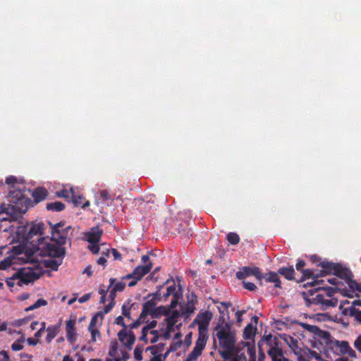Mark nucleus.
<instances>
[{
	"mask_svg": "<svg viewBox=\"0 0 361 361\" xmlns=\"http://www.w3.org/2000/svg\"><path fill=\"white\" fill-rule=\"evenodd\" d=\"M181 295L180 287L177 290L176 284L172 279H166L162 285H159V302H170L169 305L159 306V315L167 317L165 320L169 331L173 329L180 317V312L173 309L178 305Z\"/></svg>",
	"mask_w": 361,
	"mask_h": 361,
	"instance_id": "obj_1",
	"label": "nucleus"
},
{
	"mask_svg": "<svg viewBox=\"0 0 361 361\" xmlns=\"http://www.w3.org/2000/svg\"><path fill=\"white\" fill-rule=\"evenodd\" d=\"M220 320H221V323L214 329V332H215V336L218 338L219 346L221 348L219 353L224 360H231L234 355H238L239 353V346H235V331L232 329L231 324L225 322L224 317H221Z\"/></svg>",
	"mask_w": 361,
	"mask_h": 361,
	"instance_id": "obj_2",
	"label": "nucleus"
},
{
	"mask_svg": "<svg viewBox=\"0 0 361 361\" xmlns=\"http://www.w3.org/2000/svg\"><path fill=\"white\" fill-rule=\"evenodd\" d=\"M336 290L339 288L317 286L308 290V293H302L306 306L318 307L322 310H327L330 307H334L338 304V299L333 297Z\"/></svg>",
	"mask_w": 361,
	"mask_h": 361,
	"instance_id": "obj_3",
	"label": "nucleus"
},
{
	"mask_svg": "<svg viewBox=\"0 0 361 361\" xmlns=\"http://www.w3.org/2000/svg\"><path fill=\"white\" fill-rule=\"evenodd\" d=\"M47 238H41L36 244V250L39 255L42 256H49L51 257H61L66 254L64 247H59L56 245L45 242Z\"/></svg>",
	"mask_w": 361,
	"mask_h": 361,
	"instance_id": "obj_4",
	"label": "nucleus"
},
{
	"mask_svg": "<svg viewBox=\"0 0 361 361\" xmlns=\"http://www.w3.org/2000/svg\"><path fill=\"white\" fill-rule=\"evenodd\" d=\"M267 345V354L271 361H289L284 356L282 348L280 346L279 341L276 336L269 335L265 338L264 341Z\"/></svg>",
	"mask_w": 361,
	"mask_h": 361,
	"instance_id": "obj_5",
	"label": "nucleus"
},
{
	"mask_svg": "<svg viewBox=\"0 0 361 361\" xmlns=\"http://www.w3.org/2000/svg\"><path fill=\"white\" fill-rule=\"evenodd\" d=\"M164 225L166 233L178 234L183 239L188 240L192 235L191 228L185 223L179 224L177 221L169 219L164 221Z\"/></svg>",
	"mask_w": 361,
	"mask_h": 361,
	"instance_id": "obj_6",
	"label": "nucleus"
},
{
	"mask_svg": "<svg viewBox=\"0 0 361 361\" xmlns=\"http://www.w3.org/2000/svg\"><path fill=\"white\" fill-rule=\"evenodd\" d=\"M51 228V240L58 244V245H63L66 243L68 234L71 226H68L64 228L65 223L60 221L59 223L52 224L49 222Z\"/></svg>",
	"mask_w": 361,
	"mask_h": 361,
	"instance_id": "obj_7",
	"label": "nucleus"
},
{
	"mask_svg": "<svg viewBox=\"0 0 361 361\" xmlns=\"http://www.w3.org/2000/svg\"><path fill=\"white\" fill-rule=\"evenodd\" d=\"M44 229V224L43 223H38L32 224L27 233H26L25 238L36 248V244L38 243V240L41 238H46L43 236Z\"/></svg>",
	"mask_w": 361,
	"mask_h": 361,
	"instance_id": "obj_8",
	"label": "nucleus"
},
{
	"mask_svg": "<svg viewBox=\"0 0 361 361\" xmlns=\"http://www.w3.org/2000/svg\"><path fill=\"white\" fill-rule=\"evenodd\" d=\"M142 317L149 315L152 318H158V292L156 291L150 300L143 304L141 312Z\"/></svg>",
	"mask_w": 361,
	"mask_h": 361,
	"instance_id": "obj_9",
	"label": "nucleus"
},
{
	"mask_svg": "<svg viewBox=\"0 0 361 361\" xmlns=\"http://www.w3.org/2000/svg\"><path fill=\"white\" fill-rule=\"evenodd\" d=\"M14 277L20 280L23 284H28L30 282L39 279V275L32 268L23 267L19 269L15 274Z\"/></svg>",
	"mask_w": 361,
	"mask_h": 361,
	"instance_id": "obj_10",
	"label": "nucleus"
},
{
	"mask_svg": "<svg viewBox=\"0 0 361 361\" xmlns=\"http://www.w3.org/2000/svg\"><path fill=\"white\" fill-rule=\"evenodd\" d=\"M212 314L209 311L199 313L190 324V327H194L197 324L199 332L207 333L208 326L212 319Z\"/></svg>",
	"mask_w": 361,
	"mask_h": 361,
	"instance_id": "obj_11",
	"label": "nucleus"
},
{
	"mask_svg": "<svg viewBox=\"0 0 361 361\" xmlns=\"http://www.w3.org/2000/svg\"><path fill=\"white\" fill-rule=\"evenodd\" d=\"M303 327L307 331L314 334L319 338L322 339V342L326 345L327 348L334 340L329 331L322 330L315 325L303 324Z\"/></svg>",
	"mask_w": 361,
	"mask_h": 361,
	"instance_id": "obj_12",
	"label": "nucleus"
},
{
	"mask_svg": "<svg viewBox=\"0 0 361 361\" xmlns=\"http://www.w3.org/2000/svg\"><path fill=\"white\" fill-rule=\"evenodd\" d=\"M250 276H254L259 281V284L262 285L261 269L259 267H243L236 273V278L240 280H243Z\"/></svg>",
	"mask_w": 361,
	"mask_h": 361,
	"instance_id": "obj_13",
	"label": "nucleus"
},
{
	"mask_svg": "<svg viewBox=\"0 0 361 361\" xmlns=\"http://www.w3.org/2000/svg\"><path fill=\"white\" fill-rule=\"evenodd\" d=\"M152 267V263L145 265H139L135 268L132 273L127 274L123 279H130L131 278H135L137 280H141L145 275L147 274L151 271Z\"/></svg>",
	"mask_w": 361,
	"mask_h": 361,
	"instance_id": "obj_14",
	"label": "nucleus"
},
{
	"mask_svg": "<svg viewBox=\"0 0 361 361\" xmlns=\"http://www.w3.org/2000/svg\"><path fill=\"white\" fill-rule=\"evenodd\" d=\"M118 337L119 341L123 343L128 350H131L136 338L135 335L131 330L127 331V329H121L118 333Z\"/></svg>",
	"mask_w": 361,
	"mask_h": 361,
	"instance_id": "obj_15",
	"label": "nucleus"
},
{
	"mask_svg": "<svg viewBox=\"0 0 361 361\" xmlns=\"http://www.w3.org/2000/svg\"><path fill=\"white\" fill-rule=\"evenodd\" d=\"M312 262L315 263L317 267L322 268L321 271L322 275H327L333 274L336 263L327 261H322L319 257L313 255L311 257Z\"/></svg>",
	"mask_w": 361,
	"mask_h": 361,
	"instance_id": "obj_16",
	"label": "nucleus"
},
{
	"mask_svg": "<svg viewBox=\"0 0 361 361\" xmlns=\"http://www.w3.org/2000/svg\"><path fill=\"white\" fill-rule=\"evenodd\" d=\"M328 348L336 355H344L347 353L348 350H349L350 345L348 341H340L334 339Z\"/></svg>",
	"mask_w": 361,
	"mask_h": 361,
	"instance_id": "obj_17",
	"label": "nucleus"
},
{
	"mask_svg": "<svg viewBox=\"0 0 361 361\" xmlns=\"http://www.w3.org/2000/svg\"><path fill=\"white\" fill-rule=\"evenodd\" d=\"M302 276L301 277L300 281H305L306 279H312V281L307 283L306 284H304L305 287H307V285L316 288L317 286H320V285H323L324 283V280H318L314 279V274L312 269H307L302 270Z\"/></svg>",
	"mask_w": 361,
	"mask_h": 361,
	"instance_id": "obj_18",
	"label": "nucleus"
},
{
	"mask_svg": "<svg viewBox=\"0 0 361 361\" xmlns=\"http://www.w3.org/2000/svg\"><path fill=\"white\" fill-rule=\"evenodd\" d=\"M333 274L345 281L350 277H353V274L350 269L337 263H336Z\"/></svg>",
	"mask_w": 361,
	"mask_h": 361,
	"instance_id": "obj_19",
	"label": "nucleus"
},
{
	"mask_svg": "<svg viewBox=\"0 0 361 361\" xmlns=\"http://www.w3.org/2000/svg\"><path fill=\"white\" fill-rule=\"evenodd\" d=\"M25 190L19 189H13L11 190L9 192V197L15 200H12L15 204L18 203H24L30 202V200L28 198H25Z\"/></svg>",
	"mask_w": 361,
	"mask_h": 361,
	"instance_id": "obj_20",
	"label": "nucleus"
},
{
	"mask_svg": "<svg viewBox=\"0 0 361 361\" xmlns=\"http://www.w3.org/2000/svg\"><path fill=\"white\" fill-rule=\"evenodd\" d=\"M262 280L264 279L266 282L273 283L275 288H281V282L279 276V273L274 271H269L267 274H263L261 271Z\"/></svg>",
	"mask_w": 361,
	"mask_h": 361,
	"instance_id": "obj_21",
	"label": "nucleus"
},
{
	"mask_svg": "<svg viewBox=\"0 0 361 361\" xmlns=\"http://www.w3.org/2000/svg\"><path fill=\"white\" fill-rule=\"evenodd\" d=\"M66 337L68 341L73 344L76 341V334L75 329V322L73 320H68L66 325Z\"/></svg>",
	"mask_w": 361,
	"mask_h": 361,
	"instance_id": "obj_22",
	"label": "nucleus"
},
{
	"mask_svg": "<svg viewBox=\"0 0 361 361\" xmlns=\"http://www.w3.org/2000/svg\"><path fill=\"white\" fill-rule=\"evenodd\" d=\"M102 235V231H101L99 227L92 228L91 231L89 232L87 235V241L90 244L98 243L100 240Z\"/></svg>",
	"mask_w": 361,
	"mask_h": 361,
	"instance_id": "obj_23",
	"label": "nucleus"
},
{
	"mask_svg": "<svg viewBox=\"0 0 361 361\" xmlns=\"http://www.w3.org/2000/svg\"><path fill=\"white\" fill-rule=\"evenodd\" d=\"M279 274L283 276L287 280L295 279V270L293 266L283 267L278 269Z\"/></svg>",
	"mask_w": 361,
	"mask_h": 361,
	"instance_id": "obj_24",
	"label": "nucleus"
},
{
	"mask_svg": "<svg viewBox=\"0 0 361 361\" xmlns=\"http://www.w3.org/2000/svg\"><path fill=\"white\" fill-rule=\"evenodd\" d=\"M47 190L44 188H37L32 193V196L35 203H39L44 200L47 196Z\"/></svg>",
	"mask_w": 361,
	"mask_h": 361,
	"instance_id": "obj_25",
	"label": "nucleus"
},
{
	"mask_svg": "<svg viewBox=\"0 0 361 361\" xmlns=\"http://www.w3.org/2000/svg\"><path fill=\"white\" fill-rule=\"evenodd\" d=\"M207 338H208L207 333L198 332V338L195 342V348L202 352V350H204V348L206 345Z\"/></svg>",
	"mask_w": 361,
	"mask_h": 361,
	"instance_id": "obj_26",
	"label": "nucleus"
},
{
	"mask_svg": "<svg viewBox=\"0 0 361 361\" xmlns=\"http://www.w3.org/2000/svg\"><path fill=\"white\" fill-rule=\"evenodd\" d=\"M46 331L47 332L46 341L47 343H50L56 336L59 332V327L57 326H49L46 329Z\"/></svg>",
	"mask_w": 361,
	"mask_h": 361,
	"instance_id": "obj_27",
	"label": "nucleus"
},
{
	"mask_svg": "<svg viewBox=\"0 0 361 361\" xmlns=\"http://www.w3.org/2000/svg\"><path fill=\"white\" fill-rule=\"evenodd\" d=\"M240 345H243L242 348H246L251 361L255 360V348L253 345H251L250 342H243L238 345L239 346V350H240Z\"/></svg>",
	"mask_w": 361,
	"mask_h": 361,
	"instance_id": "obj_28",
	"label": "nucleus"
},
{
	"mask_svg": "<svg viewBox=\"0 0 361 361\" xmlns=\"http://www.w3.org/2000/svg\"><path fill=\"white\" fill-rule=\"evenodd\" d=\"M345 282L352 293L355 291L361 293V283H358L355 280H353V277L348 279Z\"/></svg>",
	"mask_w": 361,
	"mask_h": 361,
	"instance_id": "obj_29",
	"label": "nucleus"
},
{
	"mask_svg": "<svg viewBox=\"0 0 361 361\" xmlns=\"http://www.w3.org/2000/svg\"><path fill=\"white\" fill-rule=\"evenodd\" d=\"M66 206L61 202L56 201L54 202L47 203L46 208L47 210H51L54 212H61L65 209Z\"/></svg>",
	"mask_w": 361,
	"mask_h": 361,
	"instance_id": "obj_30",
	"label": "nucleus"
},
{
	"mask_svg": "<svg viewBox=\"0 0 361 361\" xmlns=\"http://www.w3.org/2000/svg\"><path fill=\"white\" fill-rule=\"evenodd\" d=\"M256 329L252 326V324H247L243 332V336L245 339H251L254 337L255 334Z\"/></svg>",
	"mask_w": 361,
	"mask_h": 361,
	"instance_id": "obj_31",
	"label": "nucleus"
},
{
	"mask_svg": "<svg viewBox=\"0 0 361 361\" xmlns=\"http://www.w3.org/2000/svg\"><path fill=\"white\" fill-rule=\"evenodd\" d=\"M195 310V305L193 303H188L185 305L182 312H180V317L185 316V318H188L190 316L191 314L194 312Z\"/></svg>",
	"mask_w": 361,
	"mask_h": 361,
	"instance_id": "obj_32",
	"label": "nucleus"
},
{
	"mask_svg": "<svg viewBox=\"0 0 361 361\" xmlns=\"http://www.w3.org/2000/svg\"><path fill=\"white\" fill-rule=\"evenodd\" d=\"M47 305V301L45 300L43 298L38 299L33 305H30L29 307H26L25 310L26 312L34 310L37 308H39L42 306H46Z\"/></svg>",
	"mask_w": 361,
	"mask_h": 361,
	"instance_id": "obj_33",
	"label": "nucleus"
},
{
	"mask_svg": "<svg viewBox=\"0 0 361 361\" xmlns=\"http://www.w3.org/2000/svg\"><path fill=\"white\" fill-rule=\"evenodd\" d=\"M71 196H72V201L75 206H80L82 205V207H85L89 205V202H87L86 203H82L83 197L80 195L76 196L73 194V190H71Z\"/></svg>",
	"mask_w": 361,
	"mask_h": 361,
	"instance_id": "obj_34",
	"label": "nucleus"
},
{
	"mask_svg": "<svg viewBox=\"0 0 361 361\" xmlns=\"http://www.w3.org/2000/svg\"><path fill=\"white\" fill-rule=\"evenodd\" d=\"M61 263L58 262L57 260L55 259H47L44 260V266L47 268H50L52 270L56 271L59 267Z\"/></svg>",
	"mask_w": 361,
	"mask_h": 361,
	"instance_id": "obj_35",
	"label": "nucleus"
},
{
	"mask_svg": "<svg viewBox=\"0 0 361 361\" xmlns=\"http://www.w3.org/2000/svg\"><path fill=\"white\" fill-rule=\"evenodd\" d=\"M227 240L231 245H237L240 241V237L236 233L231 232L227 235Z\"/></svg>",
	"mask_w": 361,
	"mask_h": 361,
	"instance_id": "obj_36",
	"label": "nucleus"
},
{
	"mask_svg": "<svg viewBox=\"0 0 361 361\" xmlns=\"http://www.w3.org/2000/svg\"><path fill=\"white\" fill-rule=\"evenodd\" d=\"M121 310H122V314L124 317H126L128 319H132L131 316H130V306L129 302L123 303V305H122V307H121Z\"/></svg>",
	"mask_w": 361,
	"mask_h": 361,
	"instance_id": "obj_37",
	"label": "nucleus"
},
{
	"mask_svg": "<svg viewBox=\"0 0 361 361\" xmlns=\"http://www.w3.org/2000/svg\"><path fill=\"white\" fill-rule=\"evenodd\" d=\"M342 314L345 316L355 317L356 312H357V309L354 307L353 306H350L349 307H345L342 309Z\"/></svg>",
	"mask_w": 361,
	"mask_h": 361,
	"instance_id": "obj_38",
	"label": "nucleus"
},
{
	"mask_svg": "<svg viewBox=\"0 0 361 361\" xmlns=\"http://www.w3.org/2000/svg\"><path fill=\"white\" fill-rule=\"evenodd\" d=\"M145 317H142V314H140L139 318L129 325L130 330L138 328L142 323L145 322Z\"/></svg>",
	"mask_w": 361,
	"mask_h": 361,
	"instance_id": "obj_39",
	"label": "nucleus"
},
{
	"mask_svg": "<svg viewBox=\"0 0 361 361\" xmlns=\"http://www.w3.org/2000/svg\"><path fill=\"white\" fill-rule=\"evenodd\" d=\"M202 352L198 350L197 349L193 348L192 351L188 355L187 358V361H193L195 360L199 356H200Z\"/></svg>",
	"mask_w": 361,
	"mask_h": 361,
	"instance_id": "obj_40",
	"label": "nucleus"
},
{
	"mask_svg": "<svg viewBox=\"0 0 361 361\" xmlns=\"http://www.w3.org/2000/svg\"><path fill=\"white\" fill-rule=\"evenodd\" d=\"M147 350H150L151 353L153 355V357L151 358L150 361H158V346L152 345L148 347Z\"/></svg>",
	"mask_w": 361,
	"mask_h": 361,
	"instance_id": "obj_41",
	"label": "nucleus"
},
{
	"mask_svg": "<svg viewBox=\"0 0 361 361\" xmlns=\"http://www.w3.org/2000/svg\"><path fill=\"white\" fill-rule=\"evenodd\" d=\"M22 342H24V340L20 341L17 340L12 345H11V349L13 351H18L23 348V345H22Z\"/></svg>",
	"mask_w": 361,
	"mask_h": 361,
	"instance_id": "obj_42",
	"label": "nucleus"
},
{
	"mask_svg": "<svg viewBox=\"0 0 361 361\" xmlns=\"http://www.w3.org/2000/svg\"><path fill=\"white\" fill-rule=\"evenodd\" d=\"M99 316L102 317V313L97 312L95 315H94L92 317L90 324H89V326H88V329H92L94 327H96V324H97Z\"/></svg>",
	"mask_w": 361,
	"mask_h": 361,
	"instance_id": "obj_43",
	"label": "nucleus"
},
{
	"mask_svg": "<svg viewBox=\"0 0 361 361\" xmlns=\"http://www.w3.org/2000/svg\"><path fill=\"white\" fill-rule=\"evenodd\" d=\"M243 288L250 291H254L257 288V286H255V284L252 282L243 281Z\"/></svg>",
	"mask_w": 361,
	"mask_h": 361,
	"instance_id": "obj_44",
	"label": "nucleus"
},
{
	"mask_svg": "<svg viewBox=\"0 0 361 361\" xmlns=\"http://www.w3.org/2000/svg\"><path fill=\"white\" fill-rule=\"evenodd\" d=\"M88 330L91 334V341L94 343L96 341V336H99L100 335L99 331L95 327L92 329H88Z\"/></svg>",
	"mask_w": 361,
	"mask_h": 361,
	"instance_id": "obj_45",
	"label": "nucleus"
},
{
	"mask_svg": "<svg viewBox=\"0 0 361 361\" xmlns=\"http://www.w3.org/2000/svg\"><path fill=\"white\" fill-rule=\"evenodd\" d=\"M309 356H310V358L314 359L317 361H322L323 360L321 355L318 353H317L316 351H314V350H309Z\"/></svg>",
	"mask_w": 361,
	"mask_h": 361,
	"instance_id": "obj_46",
	"label": "nucleus"
},
{
	"mask_svg": "<svg viewBox=\"0 0 361 361\" xmlns=\"http://www.w3.org/2000/svg\"><path fill=\"white\" fill-rule=\"evenodd\" d=\"M142 350L136 347L134 350V357L137 361H140L142 359Z\"/></svg>",
	"mask_w": 361,
	"mask_h": 361,
	"instance_id": "obj_47",
	"label": "nucleus"
},
{
	"mask_svg": "<svg viewBox=\"0 0 361 361\" xmlns=\"http://www.w3.org/2000/svg\"><path fill=\"white\" fill-rule=\"evenodd\" d=\"M17 183V178L13 176H10L6 178V183L7 185H11V187L14 189V185Z\"/></svg>",
	"mask_w": 361,
	"mask_h": 361,
	"instance_id": "obj_48",
	"label": "nucleus"
},
{
	"mask_svg": "<svg viewBox=\"0 0 361 361\" xmlns=\"http://www.w3.org/2000/svg\"><path fill=\"white\" fill-rule=\"evenodd\" d=\"M114 323L118 324V325H120L123 327V329H127V326L124 322V319L122 316H118L116 318L115 321H114Z\"/></svg>",
	"mask_w": 361,
	"mask_h": 361,
	"instance_id": "obj_49",
	"label": "nucleus"
},
{
	"mask_svg": "<svg viewBox=\"0 0 361 361\" xmlns=\"http://www.w3.org/2000/svg\"><path fill=\"white\" fill-rule=\"evenodd\" d=\"M11 265V262L9 259H5L0 262V270H5Z\"/></svg>",
	"mask_w": 361,
	"mask_h": 361,
	"instance_id": "obj_50",
	"label": "nucleus"
},
{
	"mask_svg": "<svg viewBox=\"0 0 361 361\" xmlns=\"http://www.w3.org/2000/svg\"><path fill=\"white\" fill-rule=\"evenodd\" d=\"M57 196L59 197H63V198H68L70 197V194H71V190L68 191L66 190H61L59 192H57Z\"/></svg>",
	"mask_w": 361,
	"mask_h": 361,
	"instance_id": "obj_51",
	"label": "nucleus"
},
{
	"mask_svg": "<svg viewBox=\"0 0 361 361\" xmlns=\"http://www.w3.org/2000/svg\"><path fill=\"white\" fill-rule=\"evenodd\" d=\"M126 288V283L122 282V281H119L118 283H116L114 286L113 287V288L114 289V290L116 291H123Z\"/></svg>",
	"mask_w": 361,
	"mask_h": 361,
	"instance_id": "obj_52",
	"label": "nucleus"
},
{
	"mask_svg": "<svg viewBox=\"0 0 361 361\" xmlns=\"http://www.w3.org/2000/svg\"><path fill=\"white\" fill-rule=\"evenodd\" d=\"M354 346L361 353V335H359L355 339Z\"/></svg>",
	"mask_w": 361,
	"mask_h": 361,
	"instance_id": "obj_53",
	"label": "nucleus"
},
{
	"mask_svg": "<svg viewBox=\"0 0 361 361\" xmlns=\"http://www.w3.org/2000/svg\"><path fill=\"white\" fill-rule=\"evenodd\" d=\"M305 266V262L302 259L298 260L295 265V268L298 271L302 272V270H304V267Z\"/></svg>",
	"mask_w": 361,
	"mask_h": 361,
	"instance_id": "obj_54",
	"label": "nucleus"
},
{
	"mask_svg": "<svg viewBox=\"0 0 361 361\" xmlns=\"http://www.w3.org/2000/svg\"><path fill=\"white\" fill-rule=\"evenodd\" d=\"M117 350H118V348H117V343L115 342L114 345L111 347V348L110 349V350L109 351V356L111 357H115L116 353H117Z\"/></svg>",
	"mask_w": 361,
	"mask_h": 361,
	"instance_id": "obj_55",
	"label": "nucleus"
},
{
	"mask_svg": "<svg viewBox=\"0 0 361 361\" xmlns=\"http://www.w3.org/2000/svg\"><path fill=\"white\" fill-rule=\"evenodd\" d=\"M91 298V293H87L83 295L82 297L79 298L78 302L80 303H84L87 301H88Z\"/></svg>",
	"mask_w": 361,
	"mask_h": 361,
	"instance_id": "obj_56",
	"label": "nucleus"
},
{
	"mask_svg": "<svg viewBox=\"0 0 361 361\" xmlns=\"http://www.w3.org/2000/svg\"><path fill=\"white\" fill-rule=\"evenodd\" d=\"M115 305V302H113V301H111L107 305L105 306V307L104 308V314H107L109 313L111 310L112 308L114 307Z\"/></svg>",
	"mask_w": 361,
	"mask_h": 361,
	"instance_id": "obj_57",
	"label": "nucleus"
},
{
	"mask_svg": "<svg viewBox=\"0 0 361 361\" xmlns=\"http://www.w3.org/2000/svg\"><path fill=\"white\" fill-rule=\"evenodd\" d=\"M111 250L115 260L121 259V254L116 249L112 248Z\"/></svg>",
	"mask_w": 361,
	"mask_h": 361,
	"instance_id": "obj_58",
	"label": "nucleus"
},
{
	"mask_svg": "<svg viewBox=\"0 0 361 361\" xmlns=\"http://www.w3.org/2000/svg\"><path fill=\"white\" fill-rule=\"evenodd\" d=\"M29 321H30V319L28 317H25V318L18 319L16 321V322L18 326H23V325L26 324Z\"/></svg>",
	"mask_w": 361,
	"mask_h": 361,
	"instance_id": "obj_59",
	"label": "nucleus"
},
{
	"mask_svg": "<svg viewBox=\"0 0 361 361\" xmlns=\"http://www.w3.org/2000/svg\"><path fill=\"white\" fill-rule=\"evenodd\" d=\"M0 361H9V357L4 350L0 352Z\"/></svg>",
	"mask_w": 361,
	"mask_h": 361,
	"instance_id": "obj_60",
	"label": "nucleus"
},
{
	"mask_svg": "<svg viewBox=\"0 0 361 361\" xmlns=\"http://www.w3.org/2000/svg\"><path fill=\"white\" fill-rule=\"evenodd\" d=\"M90 250L93 254H98L99 252V247L96 244H92V246L90 247Z\"/></svg>",
	"mask_w": 361,
	"mask_h": 361,
	"instance_id": "obj_61",
	"label": "nucleus"
},
{
	"mask_svg": "<svg viewBox=\"0 0 361 361\" xmlns=\"http://www.w3.org/2000/svg\"><path fill=\"white\" fill-rule=\"evenodd\" d=\"M245 313V310L237 311L235 312V316H236V318H237V322L238 323H240L242 322V316Z\"/></svg>",
	"mask_w": 361,
	"mask_h": 361,
	"instance_id": "obj_62",
	"label": "nucleus"
},
{
	"mask_svg": "<svg viewBox=\"0 0 361 361\" xmlns=\"http://www.w3.org/2000/svg\"><path fill=\"white\" fill-rule=\"evenodd\" d=\"M14 279H17L16 277H14V275L11 277V278H8L7 280H6V284L9 287H13L15 283L13 282V280Z\"/></svg>",
	"mask_w": 361,
	"mask_h": 361,
	"instance_id": "obj_63",
	"label": "nucleus"
},
{
	"mask_svg": "<svg viewBox=\"0 0 361 361\" xmlns=\"http://www.w3.org/2000/svg\"><path fill=\"white\" fill-rule=\"evenodd\" d=\"M27 341L28 344L30 345H36L39 343L38 339H35L33 338H28L27 339Z\"/></svg>",
	"mask_w": 361,
	"mask_h": 361,
	"instance_id": "obj_64",
	"label": "nucleus"
}]
</instances>
